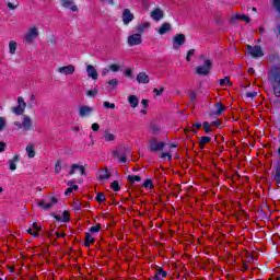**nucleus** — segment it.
<instances>
[{
    "label": "nucleus",
    "instance_id": "36",
    "mask_svg": "<svg viewBox=\"0 0 280 280\" xmlns=\"http://www.w3.org/2000/svg\"><path fill=\"white\" fill-rule=\"evenodd\" d=\"M211 141L210 137L203 136L200 139V148H205V145H207V143H209Z\"/></svg>",
    "mask_w": 280,
    "mask_h": 280
},
{
    "label": "nucleus",
    "instance_id": "13",
    "mask_svg": "<svg viewBox=\"0 0 280 280\" xmlns=\"http://www.w3.org/2000/svg\"><path fill=\"white\" fill-rule=\"evenodd\" d=\"M86 74H88V78H91L92 80H97L100 78V74L97 73V69H95V66L93 65L86 66Z\"/></svg>",
    "mask_w": 280,
    "mask_h": 280
},
{
    "label": "nucleus",
    "instance_id": "49",
    "mask_svg": "<svg viewBox=\"0 0 280 280\" xmlns=\"http://www.w3.org/2000/svg\"><path fill=\"white\" fill-rule=\"evenodd\" d=\"M5 126H7L5 118L0 117V132L1 130H4Z\"/></svg>",
    "mask_w": 280,
    "mask_h": 280
},
{
    "label": "nucleus",
    "instance_id": "18",
    "mask_svg": "<svg viewBox=\"0 0 280 280\" xmlns=\"http://www.w3.org/2000/svg\"><path fill=\"white\" fill-rule=\"evenodd\" d=\"M128 154H130V151H127L126 153H121V151L114 152V156H116L120 163H126L128 161Z\"/></svg>",
    "mask_w": 280,
    "mask_h": 280
},
{
    "label": "nucleus",
    "instance_id": "63",
    "mask_svg": "<svg viewBox=\"0 0 280 280\" xmlns=\"http://www.w3.org/2000/svg\"><path fill=\"white\" fill-rule=\"evenodd\" d=\"M0 152H5V142H0Z\"/></svg>",
    "mask_w": 280,
    "mask_h": 280
},
{
    "label": "nucleus",
    "instance_id": "28",
    "mask_svg": "<svg viewBox=\"0 0 280 280\" xmlns=\"http://www.w3.org/2000/svg\"><path fill=\"white\" fill-rule=\"evenodd\" d=\"M58 222H69V213L65 211L62 215L58 214L55 217Z\"/></svg>",
    "mask_w": 280,
    "mask_h": 280
},
{
    "label": "nucleus",
    "instance_id": "8",
    "mask_svg": "<svg viewBox=\"0 0 280 280\" xmlns=\"http://www.w3.org/2000/svg\"><path fill=\"white\" fill-rule=\"evenodd\" d=\"M26 106L27 104L25 103V100H23V97H19L18 106L12 108V113H14V115H23V113H25Z\"/></svg>",
    "mask_w": 280,
    "mask_h": 280
},
{
    "label": "nucleus",
    "instance_id": "50",
    "mask_svg": "<svg viewBox=\"0 0 280 280\" xmlns=\"http://www.w3.org/2000/svg\"><path fill=\"white\" fill-rule=\"evenodd\" d=\"M61 170H62V166L60 165V162H56V164H55V173L56 174H60Z\"/></svg>",
    "mask_w": 280,
    "mask_h": 280
},
{
    "label": "nucleus",
    "instance_id": "46",
    "mask_svg": "<svg viewBox=\"0 0 280 280\" xmlns=\"http://www.w3.org/2000/svg\"><path fill=\"white\" fill-rule=\"evenodd\" d=\"M96 200L97 202H104V200H106V198L104 197V192H98L96 195Z\"/></svg>",
    "mask_w": 280,
    "mask_h": 280
},
{
    "label": "nucleus",
    "instance_id": "40",
    "mask_svg": "<svg viewBox=\"0 0 280 280\" xmlns=\"http://www.w3.org/2000/svg\"><path fill=\"white\" fill-rule=\"evenodd\" d=\"M101 229H102V225L101 224H96V225H94V226H92L90 229V232L91 233H100Z\"/></svg>",
    "mask_w": 280,
    "mask_h": 280
},
{
    "label": "nucleus",
    "instance_id": "1",
    "mask_svg": "<svg viewBox=\"0 0 280 280\" xmlns=\"http://www.w3.org/2000/svg\"><path fill=\"white\" fill-rule=\"evenodd\" d=\"M268 80L273 89L276 97H280V68H272L268 73Z\"/></svg>",
    "mask_w": 280,
    "mask_h": 280
},
{
    "label": "nucleus",
    "instance_id": "21",
    "mask_svg": "<svg viewBox=\"0 0 280 280\" xmlns=\"http://www.w3.org/2000/svg\"><path fill=\"white\" fill-rule=\"evenodd\" d=\"M225 108L226 107L224 105H222L221 103H217V104H214V112L210 115L220 116L224 113Z\"/></svg>",
    "mask_w": 280,
    "mask_h": 280
},
{
    "label": "nucleus",
    "instance_id": "57",
    "mask_svg": "<svg viewBox=\"0 0 280 280\" xmlns=\"http://www.w3.org/2000/svg\"><path fill=\"white\" fill-rule=\"evenodd\" d=\"M32 229H33V231H36V232L38 233V231H40V225H38L37 222H34V223L32 224Z\"/></svg>",
    "mask_w": 280,
    "mask_h": 280
},
{
    "label": "nucleus",
    "instance_id": "62",
    "mask_svg": "<svg viewBox=\"0 0 280 280\" xmlns=\"http://www.w3.org/2000/svg\"><path fill=\"white\" fill-rule=\"evenodd\" d=\"M69 194H73V188L71 186L68 187L65 192L66 196H69Z\"/></svg>",
    "mask_w": 280,
    "mask_h": 280
},
{
    "label": "nucleus",
    "instance_id": "33",
    "mask_svg": "<svg viewBox=\"0 0 280 280\" xmlns=\"http://www.w3.org/2000/svg\"><path fill=\"white\" fill-rule=\"evenodd\" d=\"M142 187L144 189H152V187H154V183L152 182V179H145L142 184Z\"/></svg>",
    "mask_w": 280,
    "mask_h": 280
},
{
    "label": "nucleus",
    "instance_id": "34",
    "mask_svg": "<svg viewBox=\"0 0 280 280\" xmlns=\"http://www.w3.org/2000/svg\"><path fill=\"white\" fill-rule=\"evenodd\" d=\"M100 93V90L97 86H95L93 90L88 91L86 96L88 97H95Z\"/></svg>",
    "mask_w": 280,
    "mask_h": 280
},
{
    "label": "nucleus",
    "instance_id": "45",
    "mask_svg": "<svg viewBox=\"0 0 280 280\" xmlns=\"http://www.w3.org/2000/svg\"><path fill=\"white\" fill-rule=\"evenodd\" d=\"M161 159H168V161H172V151L171 152H163L161 154Z\"/></svg>",
    "mask_w": 280,
    "mask_h": 280
},
{
    "label": "nucleus",
    "instance_id": "56",
    "mask_svg": "<svg viewBox=\"0 0 280 280\" xmlns=\"http://www.w3.org/2000/svg\"><path fill=\"white\" fill-rule=\"evenodd\" d=\"M56 203H58V199L56 197H50L48 205H51V207H54V205Z\"/></svg>",
    "mask_w": 280,
    "mask_h": 280
},
{
    "label": "nucleus",
    "instance_id": "54",
    "mask_svg": "<svg viewBox=\"0 0 280 280\" xmlns=\"http://www.w3.org/2000/svg\"><path fill=\"white\" fill-rule=\"evenodd\" d=\"M68 187H71L72 191H78V189H79L78 185H73L72 180L68 182Z\"/></svg>",
    "mask_w": 280,
    "mask_h": 280
},
{
    "label": "nucleus",
    "instance_id": "47",
    "mask_svg": "<svg viewBox=\"0 0 280 280\" xmlns=\"http://www.w3.org/2000/svg\"><path fill=\"white\" fill-rule=\"evenodd\" d=\"M196 54V50L195 49H190L188 50V54L186 56V60L187 62H189L191 60V56H194Z\"/></svg>",
    "mask_w": 280,
    "mask_h": 280
},
{
    "label": "nucleus",
    "instance_id": "48",
    "mask_svg": "<svg viewBox=\"0 0 280 280\" xmlns=\"http://www.w3.org/2000/svg\"><path fill=\"white\" fill-rule=\"evenodd\" d=\"M273 8L280 12V0H272Z\"/></svg>",
    "mask_w": 280,
    "mask_h": 280
},
{
    "label": "nucleus",
    "instance_id": "31",
    "mask_svg": "<svg viewBox=\"0 0 280 280\" xmlns=\"http://www.w3.org/2000/svg\"><path fill=\"white\" fill-rule=\"evenodd\" d=\"M129 183H141V176L139 175H129L128 176Z\"/></svg>",
    "mask_w": 280,
    "mask_h": 280
},
{
    "label": "nucleus",
    "instance_id": "23",
    "mask_svg": "<svg viewBox=\"0 0 280 280\" xmlns=\"http://www.w3.org/2000/svg\"><path fill=\"white\" fill-rule=\"evenodd\" d=\"M19 155H14L11 160L8 161L9 167L12 172L16 171V163H19Z\"/></svg>",
    "mask_w": 280,
    "mask_h": 280
},
{
    "label": "nucleus",
    "instance_id": "41",
    "mask_svg": "<svg viewBox=\"0 0 280 280\" xmlns=\"http://www.w3.org/2000/svg\"><path fill=\"white\" fill-rule=\"evenodd\" d=\"M275 180L277 185H280V166L276 170Z\"/></svg>",
    "mask_w": 280,
    "mask_h": 280
},
{
    "label": "nucleus",
    "instance_id": "6",
    "mask_svg": "<svg viewBox=\"0 0 280 280\" xmlns=\"http://www.w3.org/2000/svg\"><path fill=\"white\" fill-rule=\"evenodd\" d=\"M56 72L60 73V75H73V73H75V66L73 65L62 66L57 68Z\"/></svg>",
    "mask_w": 280,
    "mask_h": 280
},
{
    "label": "nucleus",
    "instance_id": "16",
    "mask_svg": "<svg viewBox=\"0 0 280 280\" xmlns=\"http://www.w3.org/2000/svg\"><path fill=\"white\" fill-rule=\"evenodd\" d=\"M22 126H23V130L25 132L32 130V126H33L32 117H30L27 115L23 116Z\"/></svg>",
    "mask_w": 280,
    "mask_h": 280
},
{
    "label": "nucleus",
    "instance_id": "52",
    "mask_svg": "<svg viewBox=\"0 0 280 280\" xmlns=\"http://www.w3.org/2000/svg\"><path fill=\"white\" fill-rule=\"evenodd\" d=\"M27 233H30V235H33V237H38V232L35 231L33 228H30L27 230Z\"/></svg>",
    "mask_w": 280,
    "mask_h": 280
},
{
    "label": "nucleus",
    "instance_id": "60",
    "mask_svg": "<svg viewBox=\"0 0 280 280\" xmlns=\"http://www.w3.org/2000/svg\"><path fill=\"white\" fill-rule=\"evenodd\" d=\"M14 126H16V128L19 129V130H23V122H21V121H15L14 122Z\"/></svg>",
    "mask_w": 280,
    "mask_h": 280
},
{
    "label": "nucleus",
    "instance_id": "43",
    "mask_svg": "<svg viewBox=\"0 0 280 280\" xmlns=\"http://www.w3.org/2000/svg\"><path fill=\"white\" fill-rule=\"evenodd\" d=\"M103 105H104V108H112V110H114L115 108V103H110L108 101H105Z\"/></svg>",
    "mask_w": 280,
    "mask_h": 280
},
{
    "label": "nucleus",
    "instance_id": "53",
    "mask_svg": "<svg viewBox=\"0 0 280 280\" xmlns=\"http://www.w3.org/2000/svg\"><path fill=\"white\" fill-rule=\"evenodd\" d=\"M107 84H109V86H117V84H119V81L117 79H112L107 82Z\"/></svg>",
    "mask_w": 280,
    "mask_h": 280
},
{
    "label": "nucleus",
    "instance_id": "11",
    "mask_svg": "<svg viewBox=\"0 0 280 280\" xmlns=\"http://www.w3.org/2000/svg\"><path fill=\"white\" fill-rule=\"evenodd\" d=\"M61 8L71 10V12H78V5L74 0H59Z\"/></svg>",
    "mask_w": 280,
    "mask_h": 280
},
{
    "label": "nucleus",
    "instance_id": "25",
    "mask_svg": "<svg viewBox=\"0 0 280 280\" xmlns=\"http://www.w3.org/2000/svg\"><path fill=\"white\" fill-rule=\"evenodd\" d=\"M19 47V44L14 40L9 42V54L11 56H14L16 54V48Z\"/></svg>",
    "mask_w": 280,
    "mask_h": 280
},
{
    "label": "nucleus",
    "instance_id": "22",
    "mask_svg": "<svg viewBox=\"0 0 280 280\" xmlns=\"http://www.w3.org/2000/svg\"><path fill=\"white\" fill-rule=\"evenodd\" d=\"M26 154L28 159H34V156H36V149L33 143L26 145Z\"/></svg>",
    "mask_w": 280,
    "mask_h": 280
},
{
    "label": "nucleus",
    "instance_id": "37",
    "mask_svg": "<svg viewBox=\"0 0 280 280\" xmlns=\"http://www.w3.org/2000/svg\"><path fill=\"white\" fill-rule=\"evenodd\" d=\"M220 84H221L222 86H232L233 83H231V80L225 77L224 79H221V80H220Z\"/></svg>",
    "mask_w": 280,
    "mask_h": 280
},
{
    "label": "nucleus",
    "instance_id": "19",
    "mask_svg": "<svg viewBox=\"0 0 280 280\" xmlns=\"http://www.w3.org/2000/svg\"><path fill=\"white\" fill-rule=\"evenodd\" d=\"M171 31H172V24L163 23L161 27L158 30V34H160V36H163L164 34H167V32H171Z\"/></svg>",
    "mask_w": 280,
    "mask_h": 280
},
{
    "label": "nucleus",
    "instance_id": "30",
    "mask_svg": "<svg viewBox=\"0 0 280 280\" xmlns=\"http://www.w3.org/2000/svg\"><path fill=\"white\" fill-rule=\"evenodd\" d=\"M38 207H40L45 211H49L51 209V203H48L45 200H40L38 201Z\"/></svg>",
    "mask_w": 280,
    "mask_h": 280
},
{
    "label": "nucleus",
    "instance_id": "7",
    "mask_svg": "<svg viewBox=\"0 0 280 280\" xmlns=\"http://www.w3.org/2000/svg\"><path fill=\"white\" fill-rule=\"evenodd\" d=\"M127 43H128L129 47H135L136 45H141V43H143L141 33H136V34L129 35L127 38Z\"/></svg>",
    "mask_w": 280,
    "mask_h": 280
},
{
    "label": "nucleus",
    "instance_id": "14",
    "mask_svg": "<svg viewBox=\"0 0 280 280\" xmlns=\"http://www.w3.org/2000/svg\"><path fill=\"white\" fill-rule=\"evenodd\" d=\"M86 170L82 165L73 164L71 166V170L69 172L70 176H73V174H79L80 176H84Z\"/></svg>",
    "mask_w": 280,
    "mask_h": 280
},
{
    "label": "nucleus",
    "instance_id": "24",
    "mask_svg": "<svg viewBox=\"0 0 280 280\" xmlns=\"http://www.w3.org/2000/svg\"><path fill=\"white\" fill-rule=\"evenodd\" d=\"M98 178L101 180H108V178H110V173L107 168H103L98 172Z\"/></svg>",
    "mask_w": 280,
    "mask_h": 280
},
{
    "label": "nucleus",
    "instance_id": "12",
    "mask_svg": "<svg viewBox=\"0 0 280 280\" xmlns=\"http://www.w3.org/2000/svg\"><path fill=\"white\" fill-rule=\"evenodd\" d=\"M185 34H177L173 37V48L178 49V47H183L185 45Z\"/></svg>",
    "mask_w": 280,
    "mask_h": 280
},
{
    "label": "nucleus",
    "instance_id": "4",
    "mask_svg": "<svg viewBox=\"0 0 280 280\" xmlns=\"http://www.w3.org/2000/svg\"><path fill=\"white\" fill-rule=\"evenodd\" d=\"M164 148H165V142H161L156 138H152L149 141V150H151V152H159Z\"/></svg>",
    "mask_w": 280,
    "mask_h": 280
},
{
    "label": "nucleus",
    "instance_id": "59",
    "mask_svg": "<svg viewBox=\"0 0 280 280\" xmlns=\"http://www.w3.org/2000/svg\"><path fill=\"white\" fill-rule=\"evenodd\" d=\"M92 130L94 132H97V130H100V124H97V122L92 124Z\"/></svg>",
    "mask_w": 280,
    "mask_h": 280
},
{
    "label": "nucleus",
    "instance_id": "42",
    "mask_svg": "<svg viewBox=\"0 0 280 280\" xmlns=\"http://www.w3.org/2000/svg\"><path fill=\"white\" fill-rule=\"evenodd\" d=\"M110 187L114 191H119L120 187H119V182L115 180L110 184Z\"/></svg>",
    "mask_w": 280,
    "mask_h": 280
},
{
    "label": "nucleus",
    "instance_id": "17",
    "mask_svg": "<svg viewBox=\"0 0 280 280\" xmlns=\"http://www.w3.org/2000/svg\"><path fill=\"white\" fill-rule=\"evenodd\" d=\"M136 80L138 84H150V75L145 72L138 73Z\"/></svg>",
    "mask_w": 280,
    "mask_h": 280
},
{
    "label": "nucleus",
    "instance_id": "44",
    "mask_svg": "<svg viewBox=\"0 0 280 280\" xmlns=\"http://www.w3.org/2000/svg\"><path fill=\"white\" fill-rule=\"evenodd\" d=\"M109 69H110V71H113L114 73H117V71H119L120 67H119V65H117V63H113V65L109 66Z\"/></svg>",
    "mask_w": 280,
    "mask_h": 280
},
{
    "label": "nucleus",
    "instance_id": "3",
    "mask_svg": "<svg viewBox=\"0 0 280 280\" xmlns=\"http://www.w3.org/2000/svg\"><path fill=\"white\" fill-rule=\"evenodd\" d=\"M211 65H212L211 60L205 59L203 66H198L196 68V73L198 75H209V71H211Z\"/></svg>",
    "mask_w": 280,
    "mask_h": 280
},
{
    "label": "nucleus",
    "instance_id": "55",
    "mask_svg": "<svg viewBox=\"0 0 280 280\" xmlns=\"http://www.w3.org/2000/svg\"><path fill=\"white\" fill-rule=\"evenodd\" d=\"M164 91H165V88H161L160 90L159 89H154L153 93H155V95H162Z\"/></svg>",
    "mask_w": 280,
    "mask_h": 280
},
{
    "label": "nucleus",
    "instance_id": "35",
    "mask_svg": "<svg viewBox=\"0 0 280 280\" xmlns=\"http://www.w3.org/2000/svg\"><path fill=\"white\" fill-rule=\"evenodd\" d=\"M234 19H236L237 21H245V23H250V18H248L247 15L236 14L234 15Z\"/></svg>",
    "mask_w": 280,
    "mask_h": 280
},
{
    "label": "nucleus",
    "instance_id": "26",
    "mask_svg": "<svg viewBox=\"0 0 280 280\" xmlns=\"http://www.w3.org/2000/svg\"><path fill=\"white\" fill-rule=\"evenodd\" d=\"M128 102H129L131 108H137L139 106V98H137V96H135V95H130L128 97Z\"/></svg>",
    "mask_w": 280,
    "mask_h": 280
},
{
    "label": "nucleus",
    "instance_id": "39",
    "mask_svg": "<svg viewBox=\"0 0 280 280\" xmlns=\"http://www.w3.org/2000/svg\"><path fill=\"white\" fill-rule=\"evenodd\" d=\"M151 132L152 135H159L161 132V127L159 125H152Z\"/></svg>",
    "mask_w": 280,
    "mask_h": 280
},
{
    "label": "nucleus",
    "instance_id": "20",
    "mask_svg": "<svg viewBox=\"0 0 280 280\" xmlns=\"http://www.w3.org/2000/svg\"><path fill=\"white\" fill-rule=\"evenodd\" d=\"M167 277V271L163 270L162 268H158L155 270V276L153 277V280H163Z\"/></svg>",
    "mask_w": 280,
    "mask_h": 280
},
{
    "label": "nucleus",
    "instance_id": "2",
    "mask_svg": "<svg viewBox=\"0 0 280 280\" xmlns=\"http://www.w3.org/2000/svg\"><path fill=\"white\" fill-rule=\"evenodd\" d=\"M39 34L40 32L38 31V27L31 26L24 35L25 43H28V45H32V43H34V40L38 38Z\"/></svg>",
    "mask_w": 280,
    "mask_h": 280
},
{
    "label": "nucleus",
    "instance_id": "61",
    "mask_svg": "<svg viewBox=\"0 0 280 280\" xmlns=\"http://www.w3.org/2000/svg\"><path fill=\"white\" fill-rule=\"evenodd\" d=\"M211 126H215V128H220V126H222V122L220 120L212 121Z\"/></svg>",
    "mask_w": 280,
    "mask_h": 280
},
{
    "label": "nucleus",
    "instance_id": "32",
    "mask_svg": "<svg viewBox=\"0 0 280 280\" xmlns=\"http://www.w3.org/2000/svg\"><path fill=\"white\" fill-rule=\"evenodd\" d=\"M202 127L205 129V132L209 133V132H213V127L211 124H209V121H205L202 124Z\"/></svg>",
    "mask_w": 280,
    "mask_h": 280
},
{
    "label": "nucleus",
    "instance_id": "9",
    "mask_svg": "<svg viewBox=\"0 0 280 280\" xmlns=\"http://www.w3.org/2000/svg\"><path fill=\"white\" fill-rule=\"evenodd\" d=\"M121 19H122L124 25H130V23L135 21V14H132L130 9H125L122 10Z\"/></svg>",
    "mask_w": 280,
    "mask_h": 280
},
{
    "label": "nucleus",
    "instance_id": "27",
    "mask_svg": "<svg viewBox=\"0 0 280 280\" xmlns=\"http://www.w3.org/2000/svg\"><path fill=\"white\" fill-rule=\"evenodd\" d=\"M145 30H150L149 22H143V23L139 24L137 27V31L139 32V34H143V32H145Z\"/></svg>",
    "mask_w": 280,
    "mask_h": 280
},
{
    "label": "nucleus",
    "instance_id": "10",
    "mask_svg": "<svg viewBox=\"0 0 280 280\" xmlns=\"http://www.w3.org/2000/svg\"><path fill=\"white\" fill-rule=\"evenodd\" d=\"M151 19H153L156 23L159 21H163V18L165 16V12L161 8H155L150 13Z\"/></svg>",
    "mask_w": 280,
    "mask_h": 280
},
{
    "label": "nucleus",
    "instance_id": "58",
    "mask_svg": "<svg viewBox=\"0 0 280 280\" xmlns=\"http://www.w3.org/2000/svg\"><path fill=\"white\" fill-rule=\"evenodd\" d=\"M125 74H126L127 78H135V74H133V72L130 69H127L125 71Z\"/></svg>",
    "mask_w": 280,
    "mask_h": 280
},
{
    "label": "nucleus",
    "instance_id": "38",
    "mask_svg": "<svg viewBox=\"0 0 280 280\" xmlns=\"http://www.w3.org/2000/svg\"><path fill=\"white\" fill-rule=\"evenodd\" d=\"M104 139H105V141H115V135H113L108 131H105Z\"/></svg>",
    "mask_w": 280,
    "mask_h": 280
},
{
    "label": "nucleus",
    "instance_id": "15",
    "mask_svg": "<svg viewBox=\"0 0 280 280\" xmlns=\"http://www.w3.org/2000/svg\"><path fill=\"white\" fill-rule=\"evenodd\" d=\"M92 114H93V107L86 106V105L79 107L80 117H91Z\"/></svg>",
    "mask_w": 280,
    "mask_h": 280
},
{
    "label": "nucleus",
    "instance_id": "64",
    "mask_svg": "<svg viewBox=\"0 0 280 280\" xmlns=\"http://www.w3.org/2000/svg\"><path fill=\"white\" fill-rule=\"evenodd\" d=\"M248 97H257V92H248L247 94H246Z\"/></svg>",
    "mask_w": 280,
    "mask_h": 280
},
{
    "label": "nucleus",
    "instance_id": "29",
    "mask_svg": "<svg viewBox=\"0 0 280 280\" xmlns=\"http://www.w3.org/2000/svg\"><path fill=\"white\" fill-rule=\"evenodd\" d=\"M95 243V238H93V235L91 233L85 234V246H91V244Z\"/></svg>",
    "mask_w": 280,
    "mask_h": 280
},
{
    "label": "nucleus",
    "instance_id": "5",
    "mask_svg": "<svg viewBox=\"0 0 280 280\" xmlns=\"http://www.w3.org/2000/svg\"><path fill=\"white\" fill-rule=\"evenodd\" d=\"M247 51L252 58H261V56H264V49H261V46L247 45Z\"/></svg>",
    "mask_w": 280,
    "mask_h": 280
},
{
    "label": "nucleus",
    "instance_id": "51",
    "mask_svg": "<svg viewBox=\"0 0 280 280\" xmlns=\"http://www.w3.org/2000/svg\"><path fill=\"white\" fill-rule=\"evenodd\" d=\"M7 7L9 8V10H16L19 8V3L14 4L12 2H8Z\"/></svg>",
    "mask_w": 280,
    "mask_h": 280
}]
</instances>
